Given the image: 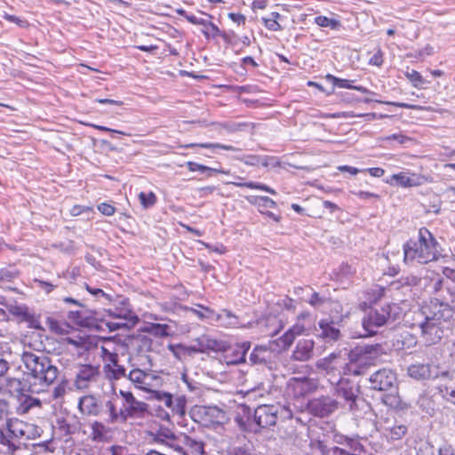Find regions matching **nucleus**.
<instances>
[{"instance_id":"35","label":"nucleus","mask_w":455,"mask_h":455,"mask_svg":"<svg viewBox=\"0 0 455 455\" xmlns=\"http://www.w3.org/2000/svg\"><path fill=\"white\" fill-rule=\"evenodd\" d=\"M20 275L19 270L14 266H8L0 268V281L1 282H12Z\"/></svg>"},{"instance_id":"46","label":"nucleus","mask_w":455,"mask_h":455,"mask_svg":"<svg viewBox=\"0 0 455 455\" xmlns=\"http://www.w3.org/2000/svg\"><path fill=\"white\" fill-rule=\"evenodd\" d=\"M86 290L92 294L97 300L105 302V301H111V296L105 293L103 290L100 288H92L86 284Z\"/></svg>"},{"instance_id":"2","label":"nucleus","mask_w":455,"mask_h":455,"mask_svg":"<svg viewBox=\"0 0 455 455\" xmlns=\"http://www.w3.org/2000/svg\"><path fill=\"white\" fill-rule=\"evenodd\" d=\"M21 360L26 368L28 390L31 393H40L52 385L60 375L59 368L52 359L42 354L24 352Z\"/></svg>"},{"instance_id":"49","label":"nucleus","mask_w":455,"mask_h":455,"mask_svg":"<svg viewBox=\"0 0 455 455\" xmlns=\"http://www.w3.org/2000/svg\"><path fill=\"white\" fill-rule=\"evenodd\" d=\"M398 283L402 286H417L420 283V278L413 275H408L406 276H402L398 280Z\"/></svg>"},{"instance_id":"40","label":"nucleus","mask_w":455,"mask_h":455,"mask_svg":"<svg viewBox=\"0 0 455 455\" xmlns=\"http://www.w3.org/2000/svg\"><path fill=\"white\" fill-rule=\"evenodd\" d=\"M199 307H201L202 310H198L192 307H185L186 310L192 312L194 315H196L199 319H209L213 318L216 315L213 310H212L209 307H203L201 305H198Z\"/></svg>"},{"instance_id":"27","label":"nucleus","mask_w":455,"mask_h":455,"mask_svg":"<svg viewBox=\"0 0 455 455\" xmlns=\"http://www.w3.org/2000/svg\"><path fill=\"white\" fill-rule=\"evenodd\" d=\"M107 377L109 379H120L121 378H127V370L124 365L118 363L116 359L111 360L110 363L104 366Z\"/></svg>"},{"instance_id":"41","label":"nucleus","mask_w":455,"mask_h":455,"mask_svg":"<svg viewBox=\"0 0 455 455\" xmlns=\"http://www.w3.org/2000/svg\"><path fill=\"white\" fill-rule=\"evenodd\" d=\"M168 329L169 326L167 324L152 323L150 326L147 327L146 331L157 337H166L169 335Z\"/></svg>"},{"instance_id":"20","label":"nucleus","mask_w":455,"mask_h":455,"mask_svg":"<svg viewBox=\"0 0 455 455\" xmlns=\"http://www.w3.org/2000/svg\"><path fill=\"white\" fill-rule=\"evenodd\" d=\"M198 345V350L202 353L207 351H221L224 349L225 344L222 341L212 338L210 335H201L194 340Z\"/></svg>"},{"instance_id":"30","label":"nucleus","mask_w":455,"mask_h":455,"mask_svg":"<svg viewBox=\"0 0 455 455\" xmlns=\"http://www.w3.org/2000/svg\"><path fill=\"white\" fill-rule=\"evenodd\" d=\"M237 180L239 181L228 182V184H233L234 186H235L237 188H251V189H259V190L266 191L271 195L276 194V192L273 188H269L268 186H267L265 184L252 182V181L242 182V180H243L242 177H237Z\"/></svg>"},{"instance_id":"51","label":"nucleus","mask_w":455,"mask_h":455,"mask_svg":"<svg viewBox=\"0 0 455 455\" xmlns=\"http://www.w3.org/2000/svg\"><path fill=\"white\" fill-rule=\"evenodd\" d=\"M106 407L109 411L110 422L114 423L119 419L122 421V415L119 414V411H117L116 404L112 401H108Z\"/></svg>"},{"instance_id":"31","label":"nucleus","mask_w":455,"mask_h":455,"mask_svg":"<svg viewBox=\"0 0 455 455\" xmlns=\"http://www.w3.org/2000/svg\"><path fill=\"white\" fill-rule=\"evenodd\" d=\"M186 165H187L188 171H190V172H206L208 177H211L215 173L228 174L229 172L228 171H225V170L218 169V168L208 167V166H205V165L195 163V162H188L186 164Z\"/></svg>"},{"instance_id":"59","label":"nucleus","mask_w":455,"mask_h":455,"mask_svg":"<svg viewBox=\"0 0 455 455\" xmlns=\"http://www.w3.org/2000/svg\"><path fill=\"white\" fill-rule=\"evenodd\" d=\"M68 319L72 320L77 324H83L84 318L82 316V312L79 310L69 311L68 315Z\"/></svg>"},{"instance_id":"1","label":"nucleus","mask_w":455,"mask_h":455,"mask_svg":"<svg viewBox=\"0 0 455 455\" xmlns=\"http://www.w3.org/2000/svg\"><path fill=\"white\" fill-rule=\"evenodd\" d=\"M452 304L433 299L418 310L412 312V328L420 331L425 344L431 346L438 343L445 331L451 329V320L455 313V300Z\"/></svg>"},{"instance_id":"28","label":"nucleus","mask_w":455,"mask_h":455,"mask_svg":"<svg viewBox=\"0 0 455 455\" xmlns=\"http://www.w3.org/2000/svg\"><path fill=\"white\" fill-rule=\"evenodd\" d=\"M182 443L192 455H205V443L203 440L184 435Z\"/></svg>"},{"instance_id":"43","label":"nucleus","mask_w":455,"mask_h":455,"mask_svg":"<svg viewBox=\"0 0 455 455\" xmlns=\"http://www.w3.org/2000/svg\"><path fill=\"white\" fill-rule=\"evenodd\" d=\"M325 79L328 82L331 83L334 86H337L339 88H347V89L353 90L354 85L351 84L350 80L341 79V78L336 77L331 74L326 75Z\"/></svg>"},{"instance_id":"18","label":"nucleus","mask_w":455,"mask_h":455,"mask_svg":"<svg viewBox=\"0 0 455 455\" xmlns=\"http://www.w3.org/2000/svg\"><path fill=\"white\" fill-rule=\"evenodd\" d=\"M273 353L267 346H256L249 355L251 365H268L271 363Z\"/></svg>"},{"instance_id":"38","label":"nucleus","mask_w":455,"mask_h":455,"mask_svg":"<svg viewBox=\"0 0 455 455\" xmlns=\"http://www.w3.org/2000/svg\"><path fill=\"white\" fill-rule=\"evenodd\" d=\"M315 22L319 27L330 28L331 29H337L340 26V22L334 19H330L326 16H317L315 18Z\"/></svg>"},{"instance_id":"50","label":"nucleus","mask_w":455,"mask_h":455,"mask_svg":"<svg viewBox=\"0 0 455 455\" xmlns=\"http://www.w3.org/2000/svg\"><path fill=\"white\" fill-rule=\"evenodd\" d=\"M406 77L412 83L414 87H418L419 84H423L424 79L419 72L411 69L405 73Z\"/></svg>"},{"instance_id":"23","label":"nucleus","mask_w":455,"mask_h":455,"mask_svg":"<svg viewBox=\"0 0 455 455\" xmlns=\"http://www.w3.org/2000/svg\"><path fill=\"white\" fill-rule=\"evenodd\" d=\"M95 319L100 320L101 323V327L105 325L109 331H115L121 329L130 330L137 323L132 321H127L126 319H111L106 318V316L100 319L97 317V315H95Z\"/></svg>"},{"instance_id":"14","label":"nucleus","mask_w":455,"mask_h":455,"mask_svg":"<svg viewBox=\"0 0 455 455\" xmlns=\"http://www.w3.org/2000/svg\"><path fill=\"white\" fill-rule=\"evenodd\" d=\"M333 386L335 394L339 397H342L347 403H348L350 409H353L359 392L358 388L354 387L347 379H343L333 384Z\"/></svg>"},{"instance_id":"8","label":"nucleus","mask_w":455,"mask_h":455,"mask_svg":"<svg viewBox=\"0 0 455 455\" xmlns=\"http://www.w3.org/2000/svg\"><path fill=\"white\" fill-rule=\"evenodd\" d=\"M115 394L123 398L122 408L119 410L122 422H125L129 418H141L147 412L148 404L137 400L132 392L120 389L118 393Z\"/></svg>"},{"instance_id":"63","label":"nucleus","mask_w":455,"mask_h":455,"mask_svg":"<svg viewBox=\"0 0 455 455\" xmlns=\"http://www.w3.org/2000/svg\"><path fill=\"white\" fill-rule=\"evenodd\" d=\"M371 291H372L373 293V300L376 301L378 299H379L380 298H382L385 294V288H383L382 286H379V285H374Z\"/></svg>"},{"instance_id":"10","label":"nucleus","mask_w":455,"mask_h":455,"mask_svg":"<svg viewBox=\"0 0 455 455\" xmlns=\"http://www.w3.org/2000/svg\"><path fill=\"white\" fill-rule=\"evenodd\" d=\"M279 406L262 404L254 410L253 420L260 428L274 427L278 419Z\"/></svg>"},{"instance_id":"47","label":"nucleus","mask_w":455,"mask_h":455,"mask_svg":"<svg viewBox=\"0 0 455 455\" xmlns=\"http://www.w3.org/2000/svg\"><path fill=\"white\" fill-rule=\"evenodd\" d=\"M212 15L204 13V17H197L196 15H187L186 19L188 22L194 25H202L204 28L207 27V23L212 19Z\"/></svg>"},{"instance_id":"21","label":"nucleus","mask_w":455,"mask_h":455,"mask_svg":"<svg viewBox=\"0 0 455 455\" xmlns=\"http://www.w3.org/2000/svg\"><path fill=\"white\" fill-rule=\"evenodd\" d=\"M318 325L319 337L323 338L326 341H335L339 339L340 331L334 326V323L332 321L323 319L318 323Z\"/></svg>"},{"instance_id":"33","label":"nucleus","mask_w":455,"mask_h":455,"mask_svg":"<svg viewBox=\"0 0 455 455\" xmlns=\"http://www.w3.org/2000/svg\"><path fill=\"white\" fill-rule=\"evenodd\" d=\"M306 301L313 307L322 310L327 304L330 303V299L325 296H321L318 292L314 291Z\"/></svg>"},{"instance_id":"64","label":"nucleus","mask_w":455,"mask_h":455,"mask_svg":"<svg viewBox=\"0 0 455 455\" xmlns=\"http://www.w3.org/2000/svg\"><path fill=\"white\" fill-rule=\"evenodd\" d=\"M443 396L451 403L455 404V387H446Z\"/></svg>"},{"instance_id":"54","label":"nucleus","mask_w":455,"mask_h":455,"mask_svg":"<svg viewBox=\"0 0 455 455\" xmlns=\"http://www.w3.org/2000/svg\"><path fill=\"white\" fill-rule=\"evenodd\" d=\"M376 102H379V103H383V104H387V105H393V106H396V107H399V108H407V109H423V107L421 106H419V105H413V104H409V103H403V102H394V101H380V100H375Z\"/></svg>"},{"instance_id":"6","label":"nucleus","mask_w":455,"mask_h":455,"mask_svg":"<svg viewBox=\"0 0 455 455\" xmlns=\"http://www.w3.org/2000/svg\"><path fill=\"white\" fill-rule=\"evenodd\" d=\"M396 309L398 307L395 304L370 308L362 320L363 336H371L377 332L378 328L393 323L396 319Z\"/></svg>"},{"instance_id":"45","label":"nucleus","mask_w":455,"mask_h":455,"mask_svg":"<svg viewBox=\"0 0 455 455\" xmlns=\"http://www.w3.org/2000/svg\"><path fill=\"white\" fill-rule=\"evenodd\" d=\"M139 199L144 208H149L153 206L156 202V196L153 192L139 194Z\"/></svg>"},{"instance_id":"53","label":"nucleus","mask_w":455,"mask_h":455,"mask_svg":"<svg viewBox=\"0 0 455 455\" xmlns=\"http://www.w3.org/2000/svg\"><path fill=\"white\" fill-rule=\"evenodd\" d=\"M241 162L244 163L246 165L256 166L259 164L260 156L257 155H248L243 157L238 158Z\"/></svg>"},{"instance_id":"16","label":"nucleus","mask_w":455,"mask_h":455,"mask_svg":"<svg viewBox=\"0 0 455 455\" xmlns=\"http://www.w3.org/2000/svg\"><path fill=\"white\" fill-rule=\"evenodd\" d=\"M119 304L122 307H116L105 310L106 316L111 319H126L134 323L139 322V317L132 312L128 303V300L124 299Z\"/></svg>"},{"instance_id":"58","label":"nucleus","mask_w":455,"mask_h":455,"mask_svg":"<svg viewBox=\"0 0 455 455\" xmlns=\"http://www.w3.org/2000/svg\"><path fill=\"white\" fill-rule=\"evenodd\" d=\"M49 323H50L51 330L54 331L56 333H60V334L65 333L67 331V329L68 328V325L64 324L62 326L55 320H49Z\"/></svg>"},{"instance_id":"36","label":"nucleus","mask_w":455,"mask_h":455,"mask_svg":"<svg viewBox=\"0 0 455 455\" xmlns=\"http://www.w3.org/2000/svg\"><path fill=\"white\" fill-rule=\"evenodd\" d=\"M250 203L259 206V210L264 211L267 208H275V202L268 196H254L252 199H248Z\"/></svg>"},{"instance_id":"19","label":"nucleus","mask_w":455,"mask_h":455,"mask_svg":"<svg viewBox=\"0 0 455 455\" xmlns=\"http://www.w3.org/2000/svg\"><path fill=\"white\" fill-rule=\"evenodd\" d=\"M56 424L58 430L66 436L78 433L82 427L81 422L75 415L68 419L58 418Z\"/></svg>"},{"instance_id":"5","label":"nucleus","mask_w":455,"mask_h":455,"mask_svg":"<svg viewBox=\"0 0 455 455\" xmlns=\"http://www.w3.org/2000/svg\"><path fill=\"white\" fill-rule=\"evenodd\" d=\"M381 346L365 345L356 347L349 353L348 372L355 375H364L367 369L373 365L381 354Z\"/></svg>"},{"instance_id":"17","label":"nucleus","mask_w":455,"mask_h":455,"mask_svg":"<svg viewBox=\"0 0 455 455\" xmlns=\"http://www.w3.org/2000/svg\"><path fill=\"white\" fill-rule=\"evenodd\" d=\"M78 409L83 414L98 416L102 411V405L94 395H88L79 399Z\"/></svg>"},{"instance_id":"62","label":"nucleus","mask_w":455,"mask_h":455,"mask_svg":"<svg viewBox=\"0 0 455 455\" xmlns=\"http://www.w3.org/2000/svg\"><path fill=\"white\" fill-rule=\"evenodd\" d=\"M35 282L37 283L38 286L41 289H43L44 291H45L46 293L51 292L57 286L55 284H52V283L43 281V280L36 279Z\"/></svg>"},{"instance_id":"25","label":"nucleus","mask_w":455,"mask_h":455,"mask_svg":"<svg viewBox=\"0 0 455 455\" xmlns=\"http://www.w3.org/2000/svg\"><path fill=\"white\" fill-rule=\"evenodd\" d=\"M238 410L240 411L237 412V415L235 417V422L238 426L239 429L244 432L253 431L251 428V410L249 406L245 404H240L238 406Z\"/></svg>"},{"instance_id":"9","label":"nucleus","mask_w":455,"mask_h":455,"mask_svg":"<svg viewBox=\"0 0 455 455\" xmlns=\"http://www.w3.org/2000/svg\"><path fill=\"white\" fill-rule=\"evenodd\" d=\"M338 408L339 402L329 395H321L310 400L307 403L309 413L319 418L330 416L335 412Z\"/></svg>"},{"instance_id":"7","label":"nucleus","mask_w":455,"mask_h":455,"mask_svg":"<svg viewBox=\"0 0 455 455\" xmlns=\"http://www.w3.org/2000/svg\"><path fill=\"white\" fill-rule=\"evenodd\" d=\"M319 371H324L331 385L344 378L342 375L348 372V363L340 353H331L328 356L319 359L315 363Z\"/></svg>"},{"instance_id":"26","label":"nucleus","mask_w":455,"mask_h":455,"mask_svg":"<svg viewBox=\"0 0 455 455\" xmlns=\"http://www.w3.org/2000/svg\"><path fill=\"white\" fill-rule=\"evenodd\" d=\"M407 374L416 380H425L431 377V366L428 363H415L407 368Z\"/></svg>"},{"instance_id":"29","label":"nucleus","mask_w":455,"mask_h":455,"mask_svg":"<svg viewBox=\"0 0 455 455\" xmlns=\"http://www.w3.org/2000/svg\"><path fill=\"white\" fill-rule=\"evenodd\" d=\"M41 401L29 395H23L20 400V404L17 408L19 414H27L31 409L40 407Z\"/></svg>"},{"instance_id":"4","label":"nucleus","mask_w":455,"mask_h":455,"mask_svg":"<svg viewBox=\"0 0 455 455\" xmlns=\"http://www.w3.org/2000/svg\"><path fill=\"white\" fill-rule=\"evenodd\" d=\"M371 389L382 392V403L393 409L402 410V400L398 395L396 374L390 369L376 371L368 378Z\"/></svg>"},{"instance_id":"61","label":"nucleus","mask_w":455,"mask_h":455,"mask_svg":"<svg viewBox=\"0 0 455 455\" xmlns=\"http://www.w3.org/2000/svg\"><path fill=\"white\" fill-rule=\"evenodd\" d=\"M259 164H261L264 167H267L268 165H278V162L274 156H260Z\"/></svg>"},{"instance_id":"3","label":"nucleus","mask_w":455,"mask_h":455,"mask_svg":"<svg viewBox=\"0 0 455 455\" xmlns=\"http://www.w3.org/2000/svg\"><path fill=\"white\" fill-rule=\"evenodd\" d=\"M437 241L432 233L426 228L419 230L417 240L410 239L403 244V260L405 263L417 261L427 264L438 258Z\"/></svg>"},{"instance_id":"34","label":"nucleus","mask_w":455,"mask_h":455,"mask_svg":"<svg viewBox=\"0 0 455 455\" xmlns=\"http://www.w3.org/2000/svg\"><path fill=\"white\" fill-rule=\"evenodd\" d=\"M187 148H210V149H215V148H221L228 151H238L239 149L231 146V145H224L220 143H191L184 146Z\"/></svg>"},{"instance_id":"11","label":"nucleus","mask_w":455,"mask_h":455,"mask_svg":"<svg viewBox=\"0 0 455 455\" xmlns=\"http://www.w3.org/2000/svg\"><path fill=\"white\" fill-rule=\"evenodd\" d=\"M100 377L99 367L92 364H82L78 367L74 380L76 389L84 390L88 388L92 383L97 382Z\"/></svg>"},{"instance_id":"57","label":"nucleus","mask_w":455,"mask_h":455,"mask_svg":"<svg viewBox=\"0 0 455 455\" xmlns=\"http://www.w3.org/2000/svg\"><path fill=\"white\" fill-rule=\"evenodd\" d=\"M264 24L267 28L271 31H280L282 30L281 25L275 20V19H263Z\"/></svg>"},{"instance_id":"13","label":"nucleus","mask_w":455,"mask_h":455,"mask_svg":"<svg viewBox=\"0 0 455 455\" xmlns=\"http://www.w3.org/2000/svg\"><path fill=\"white\" fill-rule=\"evenodd\" d=\"M127 379L135 386V387L148 391L152 387V381L157 377L153 373L140 370V368H132L127 375Z\"/></svg>"},{"instance_id":"32","label":"nucleus","mask_w":455,"mask_h":455,"mask_svg":"<svg viewBox=\"0 0 455 455\" xmlns=\"http://www.w3.org/2000/svg\"><path fill=\"white\" fill-rule=\"evenodd\" d=\"M216 320L228 327H235L238 324L237 317L229 310L223 309L216 315Z\"/></svg>"},{"instance_id":"12","label":"nucleus","mask_w":455,"mask_h":455,"mask_svg":"<svg viewBox=\"0 0 455 455\" xmlns=\"http://www.w3.org/2000/svg\"><path fill=\"white\" fill-rule=\"evenodd\" d=\"M251 348V342L243 341L235 346L222 349L225 352L224 360L227 364H239L246 362V354Z\"/></svg>"},{"instance_id":"60","label":"nucleus","mask_w":455,"mask_h":455,"mask_svg":"<svg viewBox=\"0 0 455 455\" xmlns=\"http://www.w3.org/2000/svg\"><path fill=\"white\" fill-rule=\"evenodd\" d=\"M353 194L355 195L360 199H363V200L371 199V198H375V199L379 198V196L378 194L371 193V192H367V191L360 190V191H357V192H353Z\"/></svg>"},{"instance_id":"52","label":"nucleus","mask_w":455,"mask_h":455,"mask_svg":"<svg viewBox=\"0 0 455 455\" xmlns=\"http://www.w3.org/2000/svg\"><path fill=\"white\" fill-rule=\"evenodd\" d=\"M155 397L163 402L166 407L172 408L173 402L172 395L170 393L156 391L155 392Z\"/></svg>"},{"instance_id":"37","label":"nucleus","mask_w":455,"mask_h":455,"mask_svg":"<svg viewBox=\"0 0 455 455\" xmlns=\"http://www.w3.org/2000/svg\"><path fill=\"white\" fill-rule=\"evenodd\" d=\"M92 438L93 441H102L107 434V428L104 424L94 421L92 426Z\"/></svg>"},{"instance_id":"56","label":"nucleus","mask_w":455,"mask_h":455,"mask_svg":"<svg viewBox=\"0 0 455 455\" xmlns=\"http://www.w3.org/2000/svg\"><path fill=\"white\" fill-rule=\"evenodd\" d=\"M66 393V382L62 381L58 384L52 390V397L58 399L62 397Z\"/></svg>"},{"instance_id":"48","label":"nucleus","mask_w":455,"mask_h":455,"mask_svg":"<svg viewBox=\"0 0 455 455\" xmlns=\"http://www.w3.org/2000/svg\"><path fill=\"white\" fill-rule=\"evenodd\" d=\"M8 387L17 393L22 394L24 391H28L26 389V385L19 379H10L7 383Z\"/></svg>"},{"instance_id":"42","label":"nucleus","mask_w":455,"mask_h":455,"mask_svg":"<svg viewBox=\"0 0 455 455\" xmlns=\"http://www.w3.org/2000/svg\"><path fill=\"white\" fill-rule=\"evenodd\" d=\"M296 336L290 331L287 330L283 336H281L278 339V346L283 349H288L291 344L294 342Z\"/></svg>"},{"instance_id":"22","label":"nucleus","mask_w":455,"mask_h":455,"mask_svg":"<svg viewBox=\"0 0 455 455\" xmlns=\"http://www.w3.org/2000/svg\"><path fill=\"white\" fill-rule=\"evenodd\" d=\"M392 180H395L397 185L403 188L420 186L424 181L423 177L415 173L408 172H400L397 174H394L392 176Z\"/></svg>"},{"instance_id":"44","label":"nucleus","mask_w":455,"mask_h":455,"mask_svg":"<svg viewBox=\"0 0 455 455\" xmlns=\"http://www.w3.org/2000/svg\"><path fill=\"white\" fill-rule=\"evenodd\" d=\"M388 435L393 440H399L407 433V427L405 425H397L387 429Z\"/></svg>"},{"instance_id":"55","label":"nucleus","mask_w":455,"mask_h":455,"mask_svg":"<svg viewBox=\"0 0 455 455\" xmlns=\"http://www.w3.org/2000/svg\"><path fill=\"white\" fill-rule=\"evenodd\" d=\"M98 210L106 216H112L116 209L113 205L107 204V203H101L98 205Z\"/></svg>"},{"instance_id":"15","label":"nucleus","mask_w":455,"mask_h":455,"mask_svg":"<svg viewBox=\"0 0 455 455\" xmlns=\"http://www.w3.org/2000/svg\"><path fill=\"white\" fill-rule=\"evenodd\" d=\"M315 342L313 339H300L297 342L291 355L293 361L307 362L313 357Z\"/></svg>"},{"instance_id":"39","label":"nucleus","mask_w":455,"mask_h":455,"mask_svg":"<svg viewBox=\"0 0 455 455\" xmlns=\"http://www.w3.org/2000/svg\"><path fill=\"white\" fill-rule=\"evenodd\" d=\"M202 33L204 36L209 39V38H215L217 36H222L225 37V34L220 31V29L216 26L214 23L209 20L207 23V27L202 30Z\"/></svg>"},{"instance_id":"24","label":"nucleus","mask_w":455,"mask_h":455,"mask_svg":"<svg viewBox=\"0 0 455 455\" xmlns=\"http://www.w3.org/2000/svg\"><path fill=\"white\" fill-rule=\"evenodd\" d=\"M152 441L168 447H174L175 434L168 427H160L156 433H150Z\"/></svg>"}]
</instances>
